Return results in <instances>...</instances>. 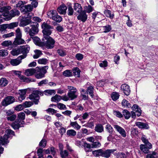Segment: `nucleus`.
Returning <instances> with one entry per match:
<instances>
[{"label":"nucleus","mask_w":158,"mask_h":158,"mask_svg":"<svg viewBox=\"0 0 158 158\" xmlns=\"http://www.w3.org/2000/svg\"><path fill=\"white\" fill-rule=\"evenodd\" d=\"M70 125L73 127L74 129L78 130L81 128V126H80L77 122H71Z\"/></svg>","instance_id":"2f4dec72"},{"label":"nucleus","mask_w":158,"mask_h":158,"mask_svg":"<svg viewBox=\"0 0 158 158\" xmlns=\"http://www.w3.org/2000/svg\"><path fill=\"white\" fill-rule=\"evenodd\" d=\"M16 38H20L22 37V33L19 28H18L16 30Z\"/></svg>","instance_id":"338daca9"},{"label":"nucleus","mask_w":158,"mask_h":158,"mask_svg":"<svg viewBox=\"0 0 158 158\" xmlns=\"http://www.w3.org/2000/svg\"><path fill=\"white\" fill-rule=\"evenodd\" d=\"M8 136L6 135H4L1 136L0 138V143L2 145H5L7 144L9 141L8 139Z\"/></svg>","instance_id":"aec40b11"},{"label":"nucleus","mask_w":158,"mask_h":158,"mask_svg":"<svg viewBox=\"0 0 158 158\" xmlns=\"http://www.w3.org/2000/svg\"><path fill=\"white\" fill-rule=\"evenodd\" d=\"M60 153L62 158H66L69 154L68 152L66 150L60 151Z\"/></svg>","instance_id":"09e8293b"},{"label":"nucleus","mask_w":158,"mask_h":158,"mask_svg":"<svg viewBox=\"0 0 158 158\" xmlns=\"http://www.w3.org/2000/svg\"><path fill=\"white\" fill-rule=\"evenodd\" d=\"M26 57V55H22L16 59L11 60L10 63L13 66H17L21 62V60Z\"/></svg>","instance_id":"0eeeda50"},{"label":"nucleus","mask_w":158,"mask_h":158,"mask_svg":"<svg viewBox=\"0 0 158 158\" xmlns=\"http://www.w3.org/2000/svg\"><path fill=\"white\" fill-rule=\"evenodd\" d=\"M19 49L20 53L23 54V55H26V57L27 56V54L28 53L30 50V47L28 45H27L20 46L19 47Z\"/></svg>","instance_id":"9d476101"},{"label":"nucleus","mask_w":158,"mask_h":158,"mask_svg":"<svg viewBox=\"0 0 158 158\" xmlns=\"http://www.w3.org/2000/svg\"><path fill=\"white\" fill-rule=\"evenodd\" d=\"M122 105L123 107L129 108L131 107V104L126 99H123L122 102Z\"/></svg>","instance_id":"a18cd8bd"},{"label":"nucleus","mask_w":158,"mask_h":158,"mask_svg":"<svg viewBox=\"0 0 158 158\" xmlns=\"http://www.w3.org/2000/svg\"><path fill=\"white\" fill-rule=\"evenodd\" d=\"M8 54V52L7 50L5 49H2L0 50V56H7Z\"/></svg>","instance_id":"69168bd1"},{"label":"nucleus","mask_w":158,"mask_h":158,"mask_svg":"<svg viewBox=\"0 0 158 158\" xmlns=\"http://www.w3.org/2000/svg\"><path fill=\"white\" fill-rule=\"evenodd\" d=\"M29 98L30 99L33 101L35 104H38L40 98L39 96V91H33L32 94L29 95Z\"/></svg>","instance_id":"20e7f679"},{"label":"nucleus","mask_w":158,"mask_h":158,"mask_svg":"<svg viewBox=\"0 0 158 158\" xmlns=\"http://www.w3.org/2000/svg\"><path fill=\"white\" fill-rule=\"evenodd\" d=\"M132 109L133 110L135 111L136 113H137L136 115L138 116H139L141 114V110L140 108H139V106L136 105H134L132 107Z\"/></svg>","instance_id":"393cba45"},{"label":"nucleus","mask_w":158,"mask_h":158,"mask_svg":"<svg viewBox=\"0 0 158 158\" xmlns=\"http://www.w3.org/2000/svg\"><path fill=\"white\" fill-rule=\"evenodd\" d=\"M8 84V81L6 78H2L0 80V86L4 87L6 86Z\"/></svg>","instance_id":"c9c22d12"},{"label":"nucleus","mask_w":158,"mask_h":158,"mask_svg":"<svg viewBox=\"0 0 158 158\" xmlns=\"http://www.w3.org/2000/svg\"><path fill=\"white\" fill-rule=\"evenodd\" d=\"M57 13L56 10H52L47 12V15L48 18L52 20L54 18V17H55Z\"/></svg>","instance_id":"6ab92c4d"},{"label":"nucleus","mask_w":158,"mask_h":158,"mask_svg":"<svg viewBox=\"0 0 158 158\" xmlns=\"http://www.w3.org/2000/svg\"><path fill=\"white\" fill-rule=\"evenodd\" d=\"M54 17V18L52 20L55 21L57 23H60L62 20V17L60 15H58V13L57 14V15Z\"/></svg>","instance_id":"8fccbe9b"},{"label":"nucleus","mask_w":158,"mask_h":158,"mask_svg":"<svg viewBox=\"0 0 158 158\" xmlns=\"http://www.w3.org/2000/svg\"><path fill=\"white\" fill-rule=\"evenodd\" d=\"M25 114L24 113L21 112L18 114L17 119H19L20 120H23L25 118Z\"/></svg>","instance_id":"3c124183"},{"label":"nucleus","mask_w":158,"mask_h":158,"mask_svg":"<svg viewBox=\"0 0 158 158\" xmlns=\"http://www.w3.org/2000/svg\"><path fill=\"white\" fill-rule=\"evenodd\" d=\"M157 157V156L156 153L154 152L152 153L148 154L146 158H156Z\"/></svg>","instance_id":"bf43d9fd"},{"label":"nucleus","mask_w":158,"mask_h":158,"mask_svg":"<svg viewBox=\"0 0 158 158\" xmlns=\"http://www.w3.org/2000/svg\"><path fill=\"white\" fill-rule=\"evenodd\" d=\"M93 153L96 156H102V149H99L93 151Z\"/></svg>","instance_id":"5fc2aeb1"},{"label":"nucleus","mask_w":158,"mask_h":158,"mask_svg":"<svg viewBox=\"0 0 158 158\" xmlns=\"http://www.w3.org/2000/svg\"><path fill=\"white\" fill-rule=\"evenodd\" d=\"M42 27L43 29V32L44 38L43 39L42 44L40 45V46H44L48 49H52L54 47L55 41L49 35L52 33L51 30L53 29V27L44 23L42 25Z\"/></svg>","instance_id":"f257e3e1"},{"label":"nucleus","mask_w":158,"mask_h":158,"mask_svg":"<svg viewBox=\"0 0 158 158\" xmlns=\"http://www.w3.org/2000/svg\"><path fill=\"white\" fill-rule=\"evenodd\" d=\"M34 52L35 53L33 56V57L34 59L38 58L42 54L41 51L39 50H35Z\"/></svg>","instance_id":"37998d69"},{"label":"nucleus","mask_w":158,"mask_h":158,"mask_svg":"<svg viewBox=\"0 0 158 158\" xmlns=\"http://www.w3.org/2000/svg\"><path fill=\"white\" fill-rule=\"evenodd\" d=\"M15 98L11 96H8L4 99L1 102L2 106H5L11 104L15 101Z\"/></svg>","instance_id":"39448f33"},{"label":"nucleus","mask_w":158,"mask_h":158,"mask_svg":"<svg viewBox=\"0 0 158 158\" xmlns=\"http://www.w3.org/2000/svg\"><path fill=\"white\" fill-rule=\"evenodd\" d=\"M33 8L30 5L23 6L21 7L20 10L24 14L27 13V12L31 11Z\"/></svg>","instance_id":"9b49d317"},{"label":"nucleus","mask_w":158,"mask_h":158,"mask_svg":"<svg viewBox=\"0 0 158 158\" xmlns=\"http://www.w3.org/2000/svg\"><path fill=\"white\" fill-rule=\"evenodd\" d=\"M24 43V40L22 39L21 38H16L13 42V44L15 45H18L23 44Z\"/></svg>","instance_id":"bb28decb"},{"label":"nucleus","mask_w":158,"mask_h":158,"mask_svg":"<svg viewBox=\"0 0 158 158\" xmlns=\"http://www.w3.org/2000/svg\"><path fill=\"white\" fill-rule=\"evenodd\" d=\"M64 76L66 77H69L72 76V72L70 70H66L63 73Z\"/></svg>","instance_id":"864d4df0"},{"label":"nucleus","mask_w":158,"mask_h":158,"mask_svg":"<svg viewBox=\"0 0 158 158\" xmlns=\"http://www.w3.org/2000/svg\"><path fill=\"white\" fill-rule=\"evenodd\" d=\"M123 114L126 119H128L131 116V114L127 110H124L123 111Z\"/></svg>","instance_id":"72a5a7b5"},{"label":"nucleus","mask_w":158,"mask_h":158,"mask_svg":"<svg viewBox=\"0 0 158 158\" xmlns=\"http://www.w3.org/2000/svg\"><path fill=\"white\" fill-rule=\"evenodd\" d=\"M20 23L19 26L21 27H24L26 26L31 22L29 21V20H27L25 17L24 16L22 17H20Z\"/></svg>","instance_id":"2eb2a0df"},{"label":"nucleus","mask_w":158,"mask_h":158,"mask_svg":"<svg viewBox=\"0 0 158 158\" xmlns=\"http://www.w3.org/2000/svg\"><path fill=\"white\" fill-rule=\"evenodd\" d=\"M48 83V80L47 79H44L41 81L40 82L38 83V85L39 86H43Z\"/></svg>","instance_id":"680f3d73"},{"label":"nucleus","mask_w":158,"mask_h":158,"mask_svg":"<svg viewBox=\"0 0 158 158\" xmlns=\"http://www.w3.org/2000/svg\"><path fill=\"white\" fill-rule=\"evenodd\" d=\"M92 148H97L100 147L101 144L100 142L98 141L94 142L91 144Z\"/></svg>","instance_id":"e2e57ef3"},{"label":"nucleus","mask_w":158,"mask_h":158,"mask_svg":"<svg viewBox=\"0 0 158 158\" xmlns=\"http://www.w3.org/2000/svg\"><path fill=\"white\" fill-rule=\"evenodd\" d=\"M84 147L86 152H87L91 151V148H92V146L91 144L85 143H84Z\"/></svg>","instance_id":"4c0bfd02"},{"label":"nucleus","mask_w":158,"mask_h":158,"mask_svg":"<svg viewBox=\"0 0 158 158\" xmlns=\"http://www.w3.org/2000/svg\"><path fill=\"white\" fill-rule=\"evenodd\" d=\"M44 93L45 95H48L55 94H56V92L55 90L54 89H47L45 90Z\"/></svg>","instance_id":"a19ab883"},{"label":"nucleus","mask_w":158,"mask_h":158,"mask_svg":"<svg viewBox=\"0 0 158 158\" xmlns=\"http://www.w3.org/2000/svg\"><path fill=\"white\" fill-rule=\"evenodd\" d=\"M141 139L142 142L145 144L146 145L149 146V148H152V145L148 141V139H147L145 135H142Z\"/></svg>","instance_id":"5701e85b"},{"label":"nucleus","mask_w":158,"mask_h":158,"mask_svg":"<svg viewBox=\"0 0 158 158\" xmlns=\"http://www.w3.org/2000/svg\"><path fill=\"white\" fill-rule=\"evenodd\" d=\"M116 150L113 149H107L105 151L102 150V156L106 157H109L111 153L116 151Z\"/></svg>","instance_id":"ddd939ff"},{"label":"nucleus","mask_w":158,"mask_h":158,"mask_svg":"<svg viewBox=\"0 0 158 158\" xmlns=\"http://www.w3.org/2000/svg\"><path fill=\"white\" fill-rule=\"evenodd\" d=\"M74 13L73 10L71 3H69L68 6V14L69 15H72Z\"/></svg>","instance_id":"58836bf2"},{"label":"nucleus","mask_w":158,"mask_h":158,"mask_svg":"<svg viewBox=\"0 0 158 158\" xmlns=\"http://www.w3.org/2000/svg\"><path fill=\"white\" fill-rule=\"evenodd\" d=\"M77 134L76 131L73 129L69 130L66 132L67 135L69 136L73 137L75 136Z\"/></svg>","instance_id":"7c9ffc66"},{"label":"nucleus","mask_w":158,"mask_h":158,"mask_svg":"<svg viewBox=\"0 0 158 158\" xmlns=\"http://www.w3.org/2000/svg\"><path fill=\"white\" fill-rule=\"evenodd\" d=\"M111 96L112 99L114 101H115L119 98V95L117 92H114L111 94Z\"/></svg>","instance_id":"e433bc0d"},{"label":"nucleus","mask_w":158,"mask_h":158,"mask_svg":"<svg viewBox=\"0 0 158 158\" xmlns=\"http://www.w3.org/2000/svg\"><path fill=\"white\" fill-rule=\"evenodd\" d=\"M61 100V96L57 94L56 95L51 98V101L54 102H58Z\"/></svg>","instance_id":"c03bdc74"},{"label":"nucleus","mask_w":158,"mask_h":158,"mask_svg":"<svg viewBox=\"0 0 158 158\" xmlns=\"http://www.w3.org/2000/svg\"><path fill=\"white\" fill-rule=\"evenodd\" d=\"M26 91L25 89L19 90V93L20 96L18 98L19 101H22L23 100L25 99L26 97Z\"/></svg>","instance_id":"4be33fe9"},{"label":"nucleus","mask_w":158,"mask_h":158,"mask_svg":"<svg viewBox=\"0 0 158 158\" xmlns=\"http://www.w3.org/2000/svg\"><path fill=\"white\" fill-rule=\"evenodd\" d=\"M121 90L123 91L124 94L126 95H128L130 93V87L128 85L124 84L122 85L121 87Z\"/></svg>","instance_id":"f8f14e48"},{"label":"nucleus","mask_w":158,"mask_h":158,"mask_svg":"<svg viewBox=\"0 0 158 158\" xmlns=\"http://www.w3.org/2000/svg\"><path fill=\"white\" fill-rule=\"evenodd\" d=\"M2 45L4 47H8L10 46L12 47V43L10 40L5 41L2 43Z\"/></svg>","instance_id":"de8ad7c7"},{"label":"nucleus","mask_w":158,"mask_h":158,"mask_svg":"<svg viewBox=\"0 0 158 158\" xmlns=\"http://www.w3.org/2000/svg\"><path fill=\"white\" fill-rule=\"evenodd\" d=\"M67 95L71 100H73L76 98L78 96L77 90L69 91Z\"/></svg>","instance_id":"dca6fc26"},{"label":"nucleus","mask_w":158,"mask_h":158,"mask_svg":"<svg viewBox=\"0 0 158 158\" xmlns=\"http://www.w3.org/2000/svg\"><path fill=\"white\" fill-rule=\"evenodd\" d=\"M107 131L110 134H112L113 132V128L110 124H107L106 127Z\"/></svg>","instance_id":"052dcab7"},{"label":"nucleus","mask_w":158,"mask_h":158,"mask_svg":"<svg viewBox=\"0 0 158 158\" xmlns=\"http://www.w3.org/2000/svg\"><path fill=\"white\" fill-rule=\"evenodd\" d=\"M104 33H107L109 32L111 30V26L110 25H107L103 27Z\"/></svg>","instance_id":"603ef678"},{"label":"nucleus","mask_w":158,"mask_h":158,"mask_svg":"<svg viewBox=\"0 0 158 158\" xmlns=\"http://www.w3.org/2000/svg\"><path fill=\"white\" fill-rule=\"evenodd\" d=\"M105 15L107 17L110 18V19H112L114 18V15L113 13L112 14L110 10H106L104 11Z\"/></svg>","instance_id":"c756f323"},{"label":"nucleus","mask_w":158,"mask_h":158,"mask_svg":"<svg viewBox=\"0 0 158 158\" xmlns=\"http://www.w3.org/2000/svg\"><path fill=\"white\" fill-rule=\"evenodd\" d=\"M114 127L123 137L125 138L127 136V134L125 130L120 126L117 125H114Z\"/></svg>","instance_id":"6e6552de"},{"label":"nucleus","mask_w":158,"mask_h":158,"mask_svg":"<svg viewBox=\"0 0 158 158\" xmlns=\"http://www.w3.org/2000/svg\"><path fill=\"white\" fill-rule=\"evenodd\" d=\"M48 69V66H47L41 68L36 67L35 72V77L37 79H40L44 77Z\"/></svg>","instance_id":"f03ea898"},{"label":"nucleus","mask_w":158,"mask_h":158,"mask_svg":"<svg viewBox=\"0 0 158 158\" xmlns=\"http://www.w3.org/2000/svg\"><path fill=\"white\" fill-rule=\"evenodd\" d=\"M43 151L42 149L39 148L37 151V154L38 156V158H44L43 155Z\"/></svg>","instance_id":"13d9d810"},{"label":"nucleus","mask_w":158,"mask_h":158,"mask_svg":"<svg viewBox=\"0 0 158 158\" xmlns=\"http://www.w3.org/2000/svg\"><path fill=\"white\" fill-rule=\"evenodd\" d=\"M35 72V69H28L25 71V74L27 76H31Z\"/></svg>","instance_id":"b1692460"},{"label":"nucleus","mask_w":158,"mask_h":158,"mask_svg":"<svg viewBox=\"0 0 158 158\" xmlns=\"http://www.w3.org/2000/svg\"><path fill=\"white\" fill-rule=\"evenodd\" d=\"M73 71L74 76L78 77H80L81 71L79 68L77 67L74 68L73 69Z\"/></svg>","instance_id":"c85d7f7f"},{"label":"nucleus","mask_w":158,"mask_h":158,"mask_svg":"<svg viewBox=\"0 0 158 158\" xmlns=\"http://www.w3.org/2000/svg\"><path fill=\"white\" fill-rule=\"evenodd\" d=\"M13 72L15 74L18 75L19 78L23 81L29 82H35V80L34 79H31L30 78H27L23 75H21V72L20 71L13 70Z\"/></svg>","instance_id":"7ed1b4c3"},{"label":"nucleus","mask_w":158,"mask_h":158,"mask_svg":"<svg viewBox=\"0 0 158 158\" xmlns=\"http://www.w3.org/2000/svg\"><path fill=\"white\" fill-rule=\"evenodd\" d=\"M4 135H7V136H8V138H9L12 135H15V132L10 129H7L6 130Z\"/></svg>","instance_id":"ea45409f"},{"label":"nucleus","mask_w":158,"mask_h":158,"mask_svg":"<svg viewBox=\"0 0 158 158\" xmlns=\"http://www.w3.org/2000/svg\"><path fill=\"white\" fill-rule=\"evenodd\" d=\"M19 24L18 22H14L10 24H7V29H11L17 27Z\"/></svg>","instance_id":"f704fd0d"},{"label":"nucleus","mask_w":158,"mask_h":158,"mask_svg":"<svg viewBox=\"0 0 158 158\" xmlns=\"http://www.w3.org/2000/svg\"><path fill=\"white\" fill-rule=\"evenodd\" d=\"M73 8L74 10L78 13L81 12L82 10L81 5L78 3H75Z\"/></svg>","instance_id":"a878e982"},{"label":"nucleus","mask_w":158,"mask_h":158,"mask_svg":"<svg viewBox=\"0 0 158 158\" xmlns=\"http://www.w3.org/2000/svg\"><path fill=\"white\" fill-rule=\"evenodd\" d=\"M31 29L29 31V34L31 36H33L34 35L37 34L38 32V28L35 26H31Z\"/></svg>","instance_id":"a211bd4d"},{"label":"nucleus","mask_w":158,"mask_h":158,"mask_svg":"<svg viewBox=\"0 0 158 158\" xmlns=\"http://www.w3.org/2000/svg\"><path fill=\"white\" fill-rule=\"evenodd\" d=\"M87 94H89L92 98L94 97V88L92 86H89L87 89Z\"/></svg>","instance_id":"473e14b6"},{"label":"nucleus","mask_w":158,"mask_h":158,"mask_svg":"<svg viewBox=\"0 0 158 158\" xmlns=\"http://www.w3.org/2000/svg\"><path fill=\"white\" fill-rule=\"evenodd\" d=\"M95 131L98 132H102L103 131V127L101 124L97 125L95 127Z\"/></svg>","instance_id":"79ce46f5"},{"label":"nucleus","mask_w":158,"mask_h":158,"mask_svg":"<svg viewBox=\"0 0 158 158\" xmlns=\"http://www.w3.org/2000/svg\"><path fill=\"white\" fill-rule=\"evenodd\" d=\"M26 14H27L24 16L25 17L27 20H29V21L31 22V19L33 15V14L32 13L30 12L27 13Z\"/></svg>","instance_id":"0e129e2a"},{"label":"nucleus","mask_w":158,"mask_h":158,"mask_svg":"<svg viewBox=\"0 0 158 158\" xmlns=\"http://www.w3.org/2000/svg\"><path fill=\"white\" fill-rule=\"evenodd\" d=\"M11 53L13 56L18 55L21 54L19 48L18 49H15L11 51Z\"/></svg>","instance_id":"6e6d98bb"},{"label":"nucleus","mask_w":158,"mask_h":158,"mask_svg":"<svg viewBox=\"0 0 158 158\" xmlns=\"http://www.w3.org/2000/svg\"><path fill=\"white\" fill-rule=\"evenodd\" d=\"M48 60L45 58L40 59L38 60V62L39 64H46Z\"/></svg>","instance_id":"4d7b16f0"},{"label":"nucleus","mask_w":158,"mask_h":158,"mask_svg":"<svg viewBox=\"0 0 158 158\" xmlns=\"http://www.w3.org/2000/svg\"><path fill=\"white\" fill-rule=\"evenodd\" d=\"M24 122L19 119H16L15 122L11 124L12 127L14 129H18L20 127H23L24 124Z\"/></svg>","instance_id":"1a4fd4ad"},{"label":"nucleus","mask_w":158,"mask_h":158,"mask_svg":"<svg viewBox=\"0 0 158 158\" xmlns=\"http://www.w3.org/2000/svg\"><path fill=\"white\" fill-rule=\"evenodd\" d=\"M77 19L83 22H85L87 19V16L85 11H82L80 13L79 15L77 16Z\"/></svg>","instance_id":"4468645a"},{"label":"nucleus","mask_w":158,"mask_h":158,"mask_svg":"<svg viewBox=\"0 0 158 158\" xmlns=\"http://www.w3.org/2000/svg\"><path fill=\"white\" fill-rule=\"evenodd\" d=\"M33 36H31L33 40L34 43L37 45L40 46V45H42V43H40V39L37 37H32Z\"/></svg>","instance_id":"49530a36"},{"label":"nucleus","mask_w":158,"mask_h":158,"mask_svg":"<svg viewBox=\"0 0 158 158\" xmlns=\"http://www.w3.org/2000/svg\"><path fill=\"white\" fill-rule=\"evenodd\" d=\"M20 14V12L18 10L15 9L14 10H12L10 12V16L8 20H10L11 19L16 16H18Z\"/></svg>","instance_id":"412c9836"},{"label":"nucleus","mask_w":158,"mask_h":158,"mask_svg":"<svg viewBox=\"0 0 158 158\" xmlns=\"http://www.w3.org/2000/svg\"><path fill=\"white\" fill-rule=\"evenodd\" d=\"M67 8L64 4H62L57 8L58 12L61 15H65L66 12Z\"/></svg>","instance_id":"f3484780"},{"label":"nucleus","mask_w":158,"mask_h":158,"mask_svg":"<svg viewBox=\"0 0 158 158\" xmlns=\"http://www.w3.org/2000/svg\"><path fill=\"white\" fill-rule=\"evenodd\" d=\"M85 9L86 12L88 13H89L93 11V8L90 5H89L88 6H86Z\"/></svg>","instance_id":"774afa93"},{"label":"nucleus","mask_w":158,"mask_h":158,"mask_svg":"<svg viewBox=\"0 0 158 158\" xmlns=\"http://www.w3.org/2000/svg\"><path fill=\"white\" fill-rule=\"evenodd\" d=\"M11 9L10 6H3L0 9V13L1 16L2 15L4 17L7 16L8 19L9 18L10 13L9 10Z\"/></svg>","instance_id":"423d86ee"},{"label":"nucleus","mask_w":158,"mask_h":158,"mask_svg":"<svg viewBox=\"0 0 158 158\" xmlns=\"http://www.w3.org/2000/svg\"><path fill=\"white\" fill-rule=\"evenodd\" d=\"M149 146L145 144H141L140 146V149L145 153H147L149 151V149H151L148 147Z\"/></svg>","instance_id":"cd10ccee"}]
</instances>
